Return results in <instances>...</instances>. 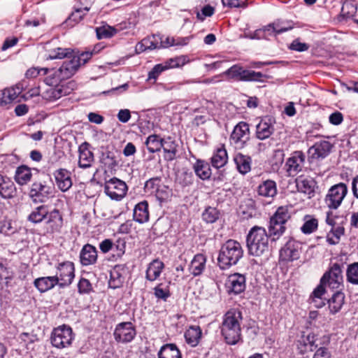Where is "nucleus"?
Listing matches in <instances>:
<instances>
[{"label": "nucleus", "instance_id": "f3484780", "mask_svg": "<svg viewBox=\"0 0 358 358\" xmlns=\"http://www.w3.org/2000/svg\"><path fill=\"white\" fill-rule=\"evenodd\" d=\"M299 244L294 240L288 241L280 250V260L293 262L300 257Z\"/></svg>", "mask_w": 358, "mask_h": 358}, {"label": "nucleus", "instance_id": "774afa93", "mask_svg": "<svg viewBox=\"0 0 358 358\" xmlns=\"http://www.w3.org/2000/svg\"><path fill=\"white\" fill-rule=\"evenodd\" d=\"M337 218H338V216L334 214L331 210L326 213V223L331 226V228L339 226L336 222Z\"/></svg>", "mask_w": 358, "mask_h": 358}, {"label": "nucleus", "instance_id": "dca6fc26", "mask_svg": "<svg viewBox=\"0 0 358 358\" xmlns=\"http://www.w3.org/2000/svg\"><path fill=\"white\" fill-rule=\"evenodd\" d=\"M71 85V83H68L65 85H56L55 87H53V85L50 86L49 88L43 93V97L49 101H56L71 93L73 90L72 87L70 86Z\"/></svg>", "mask_w": 358, "mask_h": 358}, {"label": "nucleus", "instance_id": "680f3d73", "mask_svg": "<svg viewBox=\"0 0 358 358\" xmlns=\"http://www.w3.org/2000/svg\"><path fill=\"white\" fill-rule=\"evenodd\" d=\"M123 282V277L120 274L119 271L115 268L110 271L109 286L113 288L119 287Z\"/></svg>", "mask_w": 358, "mask_h": 358}, {"label": "nucleus", "instance_id": "393cba45", "mask_svg": "<svg viewBox=\"0 0 358 358\" xmlns=\"http://www.w3.org/2000/svg\"><path fill=\"white\" fill-rule=\"evenodd\" d=\"M79 66V59L73 58L72 55H70L59 68L62 77L65 79L71 78L75 74Z\"/></svg>", "mask_w": 358, "mask_h": 358}, {"label": "nucleus", "instance_id": "b1692460", "mask_svg": "<svg viewBox=\"0 0 358 358\" xmlns=\"http://www.w3.org/2000/svg\"><path fill=\"white\" fill-rule=\"evenodd\" d=\"M17 193L14 182L8 177L0 174V196L3 199H11Z\"/></svg>", "mask_w": 358, "mask_h": 358}, {"label": "nucleus", "instance_id": "8fccbe9b", "mask_svg": "<svg viewBox=\"0 0 358 358\" xmlns=\"http://www.w3.org/2000/svg\"><path fill=\"white\" fill-rule=\"evenodd\" d=\"M164 139L159 136L153 134L147 138L145 145L150 152L154 153L161 150L163 145Z\"/></svg>", "mask_w": 358, "mask_h": 358}, {"label": "nucleus", "instance_id": "a878e982", "mask_svg": "<svg viewBox=\"0 0 358 358\" xmlns=\"http://www.w3.org/2000/svg\"><path fill=\"white\" fill-rule=\"evenodd\" d=\"M228 162L227 152L224 145L217 148L210 158L212 166L215 169H220L226 165Z\"/></svg>", "mask_w": 358, "mask_h": 358}, {"label": "nucleus", "instance_id": "c03bdc74", "mask_svg": "<svg viewBox=\"0 0 358 358\" xmlns=\"http://www.w3.org/2000/svg\"><path fill=\"white\" fill-rule=\"evenodd\" d=\"M89 10L90 8L87 6L76 8L66 21L67 26L73 27L79 23Z\"/></svg>", "mask_w": 358, "mask_h": 358}, {"label": "nucleus", "instance_id": "4468645a", "mask_svg": "<svg viewBox=\"0 0 358 358\" xmlns=\"http://www.w3.org/2000/svg\"><path fill=\"white\" fill-rule=\"evenodd\" d=\"M306 162V155L300 150L294 151L287 159L286 171L289 176H296L303 170Z\"/></svg>", "mask_w": 358, "mask_h": 358}, {"label": "nucleus", "instance_id": "09e8293b", "mask_svg": "<svg viewBox=\"0 0 358 358\" xmlns=\"http://www.w3.org/2000/svg\"><path fill=\"white\" fill-rule=\"evenodd\" d=\"M344 233L345 228L343 226H337L336 227L331 228L327 234V242L330 245L338 244Z\"/></svg>", "mask_w": 358, "mask_h": 358}, {"label": "nucleus", "instance_id": "20e7f679", "mask_svg": "<svg viewBox=\"0 0 358 358\" xmlns=\"http://www.w3.org/2000/svg\"><path fill=\"white\" fill-rule=\"evenodd\" d=\"M73 339L74 335L71 327L66 324L55 328L50 337L52 345L58 349L69 347Z\"/></svg>", "mask_w": 358, "mask_h": 358}, {"label": "nucleus", "instance_id": "a19ab883", "mask_svg": "<svg viewBox=\"0 0 358 358\" xmlns=\"http://www.w3.org/2000/svg\"><path fill=\"white\" fill-rule=\"evenodd\" d=\"M48 206L41 205L35 208L28 216V220L32 223L41 222L48 215Z\"/></svg>", "mask_w": 358, "mask_h": 358}, {"label": "nucleus", "instance_id": "cd10ccee", "mask_svg": "<svg viewBox=\"0 0 358 358\" xmlns=\"http://www.w3.org/2000/svg\"><path fill=\"white\" fill-rule=\"evenodd\" d=\"M134 220L141 224L149 220L148 203L146 201H141L136 205L133 213Z\"/></svg>", "mask_w": 358, "mask_h": 358}, {"label": "nucleus", "instance_id": "f8f14e48", "mask_svg": "<svg viewBox=\"0 0 358 358\" xmlns=\"http://www.w3.org/2000/svg\"><path fill=\"white\" fill-rule=\"evenodd\" d=\"M321 282L331 289H338L343 281L341 266L335 263L326 271L321 278Z\"/></svg>", "mask_w": 358, "mask_h": 358}, {"label": "nucleus", "instance_id": "aec40b11", "mask_svg": "<svg viewBox=\"0 0 358 358\" xmlns=\"http://www.w3.org/2000/svg\"><path fill=\"white\" fill-rule=\"evenodd\" d=\"M71 175V172L65 169H59L54 173L56 185L63 192L69 190L72 186Z\"/></svg>", "mask_w": 358, "mask_h": 358}, {"label": "nucleus", "instance_id": "0e129e2a", "mask_svg": "<svg viewBox=\"0 0 358 358\" xmlns=\"http://www.w3.org/2000/svg\"><path fill=\"white\" fill-rule=\"evenodd\" d=\"M78 289L80 294H88L92 290V286L87 279L81 278L78 282Z\"/></svg>", "mask_w": 358, "mask_h": 358}, {"label": "nucleus", "instance_id": "f257e3e1", "mask_svg": "<svg viewBox=\"0 0 358 358\" xmlns=\"http://www.w3.org/2000/svg\"><path fill=\"white\" fill-rule=\"evenodd\" d=\"M242 320V313L236 308H231L223 315L221 334L228 345H236L241 340Z\"/></svg>", "mask_w": 358, "mask_h": 358}, {"label": "nucleus", "instance_id": "a211bd4d", "mask_svg": "<svg viewBox=\"0 0 358 358\" xmlns=\"http://www.w3.org/2000/svg\"><path fill=\"white\" fill-rule=\"evenodd\" d=\"M331 145L327 141L315 143L308 150V160L324 158L330 152Z\"/></svg>", "mask_w": 358, "mask_h": 358}, {"label": "nucleus", "instance_id": "bb28decb", "mask_svg": "<svg viewBox=\"0 0 358 358\" xmlns=\"http://www.w3.org/2000/svg\"><path fill=\"white\" fill-rule=\"evenodd\" d=\"M315 336L313 334H309L307 336L303 335L297 341V349L301 355H303L308 351H313V348H316L317 346V345L315 344Z\"/></svg>", "mask_w": 358, "mask_h": 358}, {"label": "nucleus", "instance_id": "2eb2a0df", "mask_svg": "<svg viewBox=\"0 0 358 358\" xmlns=\"http://www.w3.org/2000/svg\"><path fill=\"white\" fill-rule=\"evenodd\" d=\"M225 287L229 294H238L243 292L246 287L245 275L238 273L229 275Z\"/></svg>", "mask_w": 358, "mask_h": 358}, {"label": "nucleus", "instance_id": "473e14b6", "mask_svg": "<svg viewBox=\"0 0 358 358\" xmlns=\"http://www.w3.org/2000/svg\"><path fill=\"white\" fill-rule=\"evenodd\" d=\"M14 178L18 185H27L32 178L31 169L25 165H22L17 167L15 173Z\"/></svg>", "mask_w": 358, "mask_h": 358}, {"label": "nucleus", "instance_id": "e2e57ef3", "mask_svg": "<svg viewBox=\"0 0 358 358\" xmlns=\"http://www.w3.org/2000/svg\"><path fill=\"white\" fill-rule=\"evenodd\" d=\"M48 71V68L31 67L25 73L27 78H35L38 76H45Z\"/></svg>", "mask_w": 358, "mask_h": 358}, {"label": "nucleus", "instance_id": "6e6d98bb", "mask_svg": "<svg viewBox=\"0 0 358 358\" xmlns=\"http://www.w3.org/2000/svg\"><path fill=\"white\" fill-rule=\"evenodd\" d=\"M14 276L15 273L11 267L0 264V280L4 281L7 287L10 285Z\"/></svg>", "mask_w": 358, "mask_h": 358}, {"label": "nucleus", "instance_id": "9d476101", "mask_svg": "<svg viewBox=\"0 0 358 358\" xmlns=\"http://www.w3.org/2000/svg\"><path fill=\"white\" fill-rule=\"evenodd\" d=\"M53 187L41 182H34L29 192V196L34 203H44L52 195Z\"/></svg>", "mask_w": 358, "mask_h": 358}, {"label": "nucleus", "instance_id": "6ab92c4d", "mask_svg": "<svg viewBox=\"0 0 358 358\" xmlns=\"http://www.w3.org/2000/svg\"><path fill=\"white\" fill-rule=\"evenodd\" d=\"M94 162V154L90 150V145L84 142L78 147V166L82 169L90 168Z\"/></svg>", "mask_w": 358, "mask_h": 358}, {"label": "nucleus", "instance_id": "bf43d9fd", "mask_svg": "<svg viewBox=\"0 0 358 358\" xmlns=\"http://www.w3.org/2000/svg\"><path fill=\"white\" fill-rule=\"evenodd\" d=\"M346 277L348 282L353 285H358V262L348 265Z\"/></svg>", "mask_w": 358, "mask_h": 358}, {"label": "nucleus", "instance_id": "338daca9", "mask_svg": "<svg viewBox=\"0 0 358 358\" xmlns=\"http://www.w3.org/2000/svg\"><path fill=\"white\" fill-rule=\"evenodd\" d=\"M357 12V8L350 3H345L343 5L341 14L345 18H349L354 15Z\"/></svg>", "mask_w": 358, "mask_h": 358}, {"label": "nucleus", "instance_id": "1a4fd4ad", "mask_svg": "<svg viewBox=\"0 0 358 358\" xmlns=\"http://www.w3.org/2000/svg\"><path fill=\"white\" fill-rule=\"evenodd\" d=\"M127 186L124 182L113 178L105 182L104 192L111 199L120 201L127 194Z\"/></svg>", "mask_w": 358, "mask_h": 358}, {"label": "nucleus", "instance_id": "72a5a7b5", "mask_svg": "<svg viewBox=\"0 0 358 358\" xmlns=\"http://www.w3.org/2000/svg\"><path fill=\"white\" fill-rule=\"evenodd\" d=\"M202 336V331L199 326H190L185 333L186 342L192 347L196 346Z\"/></svg>", "mask_w": 358, "mask_h": 358}, {"label": "nucleus", "instance_id": "c756f323", "mask_svg": "<svg viewBox=\"0 0 358 358\" xmlns=\"http://www.w3.org/2000/svg\"><path fill=\"white\" fill-rule=\"evenodd\" d=\"M158 358H182V353L176 344L162 345L157 354Z\"/></svg>", "mask_w": 358, "mask_h": 358}, {"label": "nucleus", "instance_id": "ddd939ff", "mask_svg": "<svg viewBox=\"0 0 358 358\" xmlns=\"http://www.w3.org/2000/svg\"><path fill=\"white\" fill-rule=\"evenodd\" d=\"M136 335L135 327L130 322H121L117 324L113 336L116 341L120 343H129L134 340Z\"/></svg>", "mask_w": 358, "mask_h": 358}, {"label": "nucleus", "instance_id": "49530a36", "mask_svg": "<svg viewBox=\"0 0 358 358\" xmlns=\"http://www.w3.org/2000/svg\"><path fill=\"white\" fill-rule=\"evenodd\" d=\"M304 223L301 227V231L304 234H310L317 230L318 227V220L313 216L306 215L303 218Z\"/></svg>", "mask_w": 358, "mask_h": 358}, {"label": "nucleus", "instance_id": "58836bf2", "mask_svg": "<svg viewBox=\"0 0 358 358\" xmlns=\"http://www.w3.org/2000/svg\"><path fill=\"white\" fill-rule=\"evenodd\" d=\"M345 301V294L341 292H336L329 299V309L331 314L338 313L342 308Z\"/></svg>", "mask_w": 358, "mask_h": 358}, {"label": "nucleus", "instance_id": "4be33fe9", "mask_svg": "<svg viewBox=\"0 0 358 358\" xmlns=\"http://www.w3.org/2000/svg\"><path fill=\"white\" fill-rule=\"evenodd\" d=\"M98 257L96 248L90 244L85 245L80 253V263L83 266H90L96 262Z\"/></svg>", "mask_w": 358, "mask_h": 358}, {"label": "nucleus", "instance_id": "052dcab7", "mask_svg": "<svg viewBox=\"0 0 358 358\" xmlns=\"http://www.w3.org/2000/svg\"><path fill=\"white\" fill-rule=\"evenodd\" d=\"M219 217L218 210L215 208L208 207L202 214L203 220L208 223L215 222Z\"/></svg>", "mask_w": 358, "mask_h": 358}, {"label": "nucleus", "instance_id": "864d4df0", "mask_svg": "<svg viewBox=\"0 0 358 358\" xmlns=\"http://www.w3.org/2000/svg\"><path fill=\"white\" fill-rule=\"evenodd\" d=\"M189 62V59L187 56L181 55L171 58L163 62V64L166 70L173 68H179L183 66L185 64Z\"/></svg>", "mask_w": 358, "mask_h": 358}, {"label": "nucleus", "instance_id": "6e6552de", "mask_svg": "<svg viewBox=\"0 0 358 358\" xmlns=\"http://www.w3.org/2000/svg\"><path fill=\"white\" fill-rule=\"evenodd\" d=\"M173 44V41H170L169 38H166L164 41L159 35L153 34L138 42L136 45L135 50L137 54H140L146 50L167 48Z\"/></svg>", "mask_w": 358, "mask_h": 358}, {"label": "nucleus", "instance_id": "4d7b16f0", "mask_svg": "<svg viewBox=\"0 0 358 358\" xmlns=\"http://www.w3.org/2000/svg\"><path fill=\"white\" fill-rule=\"evenodd\" d=\"M169 283H159L154 288V294L158 299L166 301L171 296Z\"/></svg>", "mask_w": 358, "mask_h": 358}, {"label": "nucleus", "instance_id": "ea45409f", "mask_svg": "<svg viewBox=\"0 0 358 358\" xmlns=\"http://www.w3.org/2000/svg\"><path fill=\"white\" fill-rule=\"evenodd\" d=\"M296 188L299 192L310 196L315 192V182L313 179L299 177L296 179Z\"/></svg>", "mask_w": 358, "mask_h": 358}, {"label": "nucleus", "instance_id": "37998d69", "mask_svg": "<svg viewBox=\"0 0 358 358\" xmlns=\"http://www.w3.org/2000/svg\"><path fill=\"white\" fill-rule=\"evenodd\" d=\"M20 93V89L18 87L5 89L0 97V106L6 105L15 101Z\"/></svg>", "mask_w": 358, "mask_h": 358}, {"label": "nucleus", "instance_id": "5701e85b", "mask_svg": "<svg viewBox=\"0 0 358 358\" xmlns=\"http://www.w3.org/2000/svg\"><path fill=\"white\" fill-rule=\"evenodd\" d=\"M274 126L271 119H262L256 127V136L259 140H265L274 132Z\"/></svg>", "mask_w": 358, "mask_h": 358}, {"label": "nucleus", "instance_id": "603ef678", "mask_svg": "<svg viewBox=\"0 0 358 358\" xmlns=\"http://www.w3.org/2000/svg\"><path fill=\"white\" fill-rule=\"evenodd\" d=\"M285 231V227L283 224H280L275 220L270 219L268 226L269 236L272 237L273 240L279 238Z\"/></svg>", "mask_w": 358, "mask_h": 358}, {"label": "nucleus", "instance_id": "c85d7f7f", "mask_svg": "<svg viewBox=\"0 0 358 358\" xmlns=\"http://www.w3.org/2000/svg\"><path fill=\"white\" fill-rule=\"evenodd\" d=\"M324 286V283L320 282V285L313 290L310 296V303L316 308H322L325 305L324 296L326 289Z\"/></svg>", "mask_w": 358, "mask_h": 358}, {"label": "nucleus", "instance_id": "7c9ffc66", "mask_svg": "<svg viewBox=\"0 0 358 358\" xmlns=\"http://www.w3.org/2000/svg\"><path fill=\"white\" fill-rule=\"evenodd\" d=\"M257 192L261 196L273 198L277 194L276 184L271 180H265L259 185Z\"/></svg>", "mask_w": 358, "mask_h": 358}, {"label": "nucleus", "instance_id": "4c0bfd02", "mask_svg": "<svg viewBox=\"0 0 358 358\" xmlns=\"http://www.w3.org/2000/svg\"><path fill=\"white\" fill-rule=\"evenodd\" d=\"M164 263L159 259H155L149 264L146 270V278L150 281L155 280L164 268Z\"/></svg>", "mask_w": 358, "mask_h": 358}, {"label": "nucleus", "instance_id": "412c9836", "mask_svg": "<svg viewBox=\"0 0 358 358\" xmlns=\"http://www.w3.org/2000/svg\"><path fill=\"white\" fill-rule=\"evenodd\" d=\"M46 223L52 233L60 232L64 225V220L62 213L58 209H53L48 212Z\"/></svg>", "mask_w": 358, "mask_h": 358}, {"label": "nucleus", "instance_id": "a18cd8bd", "mask_svg": "<svg viewBox=\"0 0 358 358\" xmlns=\"http://www.w3.org/2000/svg\"><path fill=\"white\" fill-rule=\"evenodd\" d=\"M292 27L293 26L291 24L290 22L278 21L265 26L263 30L264 31H272L273 32L279 34L292 29Z\"/></svg>", "mask_w": 358, "mask_h": 358}, {"label": "nucleus", "instance_id": "9b49d317", "mask_svg": "<svg viewBox=\"0 0 358 358\" xmlns=\"http://www.w3.org/2000/svg\"><path fill=\"white\" fill-rule=\"evenodd\" d=\"M249 138V125L245 122H241L235 126L230 136V141L236 148L241 149L244 148Z\"/></svg>", "mask_w": 358, "mask_h": 358}, {"label": "nucleus", "instance_id": "69168bd1", "mask_svg": "<svg viewBox=\"0 0 358 358\" xmlns=\"http://www.w3.org/2000/svg\"><path fill=\"white\" fill-rule=\"evenodd\" d=\"M166 70V69L164 67L163 63L156 64L148 73V80H155L159 77V76Z\"/></svg>", "mask_w": 358, "mask_h": 358}, {"label": "nucleus", "instance_id": "f704fd0d", "mask_svg": "<svg viewBox=\"0 0 358 358\" xmlns=\"http://www.w3.org/2000/svg\"><path fill=\"white\" fill-rule=\"evenodd\" d=\"M34 286L40 292H45L57 285L54 276L41 277L34 280Z\"/></svg>", "mask_w": 358, "mask_h": 358}, {"label": "nucleus", "instance_id": "de8ad7c7", "mask_svg": "<svg viewBox=\"0 0 358 358\" xmlns=\"http://www.w3.org/2000/svg\"><path fill=\"white\" fill-rule=\"evenodd\" d=\"M290 208H291L288 206H280L271 219L280 224H285L291 217Z\"/></svg>", "mask_w": 358, "mask_h": 358}, {"label": "nucleus", "instance_id": "423d86ee", "mask_svg": "<svg viewBox=\"0 0 358 358\" xmlns=\"http://www.w3.org/2000/svg\"><path fill=\"white\" fill-rule=\"evenodd\" d=\"M222 74L229 78L243 82L259 81L263 78L261 72L245 70L238 64L233 65Z\"/></svg>", "mask_w": 358, "mask_h": 358}, {"label": "nucleus", "instance_id": "13d9d810", "mask_svg": "<svg viewBox=\"0 0 358 358\" xmlns=\"http://www.w3.org/2000/svg\"><path fill=\"white\" fill-rule=\"evenodd\" d=\"M96 36L99 39L109 38L117 33V29L109 25H103L96 29Z\"/></svg>", "mask_w": 358, "mask_h": 358}, {"label": "nucleus", "instance_id": "0eeeda50", "mask_svg": "<svg viewBox=\"0 0 358 358\" xmlns=\"http://www.w3.org/2000/svg\"><path fill=\"white\" fill-rule=\"evenodd\" d=\"M57 273L54 275L60 288L69 286L75 278L74 264L70 261L59 263L56 266Z\"/></svg>", "mask_w": 358, "mask_h": 358}, {"label": "nucleus", "instance_id": "7ed1b4c3", "mask_svg": "<svg viewBox=\"0 0 358 358\" xmlns=\"http://www.w3.org/2000/svg\"><path fill=\"white\" fill-rule=\"evenodd\" d=\"M243 250L240 243L229 240L221 247L217 258L218 265L222 270L235 265L242 258Z\"/></svg>", "mask_w": 358, "mask_h": 358}, {"label": "nucleus", "instance_id": "c9c22d12", "mask_svg": "<svg viewBox=\"0 0 358 358\" xmlns=\"http://www.w3.org/2000/svg\"><path fill=\"white\" fill-rule=\"evenodd\" d=\"M196 175L201 180H208L211 176V169L208 162L198 159L193 166Z\"/></svg>", "mask_w": 358, "mask_h": 358}, {"label": "nucleus", "instance_id": "3c124183", "mask_svg": "<svg viewBox=\"0 0 358 358\" xmlns=\"http://www.w3.org/2000/svg\"><path fill=\"white\" fill-rule=\"evenodd\" d=\"M45 76H47L45 77L44 81L49 86L57 85L58 82L62 80H65V78L62 77L59 69H48V71L46 72Z\"/></svg>", "mask_w": 358, "mask_h": 358}, {"label": "nucleus", "instance_id": "2f4dec72", "mask_svg": "<svg viewBox=\"0 0 358 358\" xmlns=\"http://www.w3.org/2000/svg\"><path fill=\"white\" fill-rule=\"evenodd\" d=\"M206 257L203 254H196L191 262L189 271L192 275H201L206 268Z\"/></svg>", "mask_w": 358, "mask_h": 358}, {"label": "nucleus", "instance_id": "5fc2aeb1", "mask_svg": "<svg viewBox=\"0 0 358 358\" xmlns=\"http://www.w3.org/2000/svg\"><path fill=\"white\" fill-rule=\"evenodd\" d=\"M73 54V51L70 48H57L49 51L47 55V59H61L69 57Z\"/></svg>", "mask_w": 358, "mask_h": 358}, {"label": "nucleus", "instance_id": "39448f33", "mask_svg": "<svg viewBox=\"0 0 358 358\" xmlns=\"http://www.w3.org/2000/svg\"><path fill=\"white\" fill-rule=\"evenodd\" d=\"M348 192V186L343 182L331 186L324 198L327 206L330 210H336L341 205Z\"/></svg>", "mask_w": 358, "mask_h": 358}, {"label": "nucleus", "instance_id": "e433bc0d", "mask_svg": "<svg viewBox=\"0 0 358 358\" xmlns=\"http://www.w3.org/2000/svg\"><path fill=\"white\" fill-rule=\"evenodd\" d=\"M234 161L236 164L238 171L242 173L245 174L251 169V158L247 155L241 153H237L234 157Z\"/></svg>", "mask_w": 358, "mask_h": 358}, {"label": "nucleus", "instance_id": "79ce46f5", "mask_svg": "<svg viewBox=\"0 0 358 358\" xmlns=\"http://www.w3.org/2000/svg\"><path fill=\"white\" fill-rule=\"evenodd\" d=\"M177 144L175 141H171L170 138L164 140L162 148L164 152V159L167 161H173L176 157Z\"/></svg>", "mask_w": 358, "mask_h": 358}, {"label": "nucleus", "instance_id": "f03ea898", "mask_svg": "<svg viewBox=\"0 0 358 358\" xmlns=\"http://www.w3.org/2000/svg\"><path fill=\"white\" fill-rule=\"evenodd\" d=\"M246 241L248 252L252 256L260 257L269 251L268 235L262 227L251 228Z\"/></svg>", "mask_w": 358, "mask_h": 358}]
</instances>
